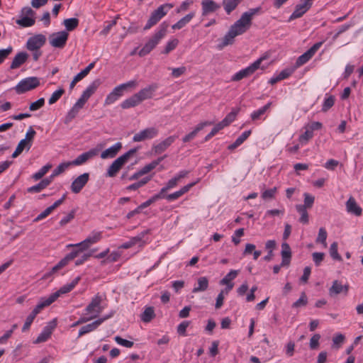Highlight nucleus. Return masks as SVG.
Instances as JSON below:
<instances>
[{
  "mask_svg": "<svg viewBox=\"0 0 363 363\" xmlns=\"http://www.w3.org/2000/svg\"><path fill=\"white\" fill-rule=\"evenodd\" d=\"M56 327V323L55 320H53L52 322H50L48 325L45 326L42 330V332L40 333V335L38 336L35 340H34L35 344H38L41 342H44L47 341L49 337H50L53 330Z\"/></svg>",
  "mask_w": 363,
  "mask_h": 363,
  "instance_id": "17",
  "label": "nucleus"
},
{
  "mask_svg": "<svg viewBox=\"0 0 363 363\" xmlns=\"http://www.w3.org/2000/svg\"><path fill=\"white\" fill-rule=\"evenodd\" d=\"M328 233L326 230L324 228H320L318 231V235L316 238V242L317 243H321L324 247H327V239Z\"/></svg>",
  "mask_w": 363,
  "mask_h": 363,
  "instance_id": "51",
  "label": "nucleus"
},
{
  "mask_svg": "<svg viewBox=\"0 0 363 363\" xmlns=\"http://www.w3.org/2000/svg\"><path fill=\"white\" fill-rule=\"evenodd\" d=\"M168 26V23L165 21L159 26V27L155 31L154 34L149 38V40L139 51L138 55L140 57H144L148 55L153 49L157 47L160 41L167 35Z\"/></svg>",
  "mask_w": 363,
  "mask_h": 363,
  "instance_id": "2",
  "label": "nucleus"
},
{
  "mask_svg": "<svg viewBox=\"0 0 363 363\" xmlns=\"http://www.w3.org/2000/svg\"><path fill=\"white\" fill-rule=\"evenodd\" d=\"M39 84L40 81L37 77H27L18 82L15 90L17 94H21L36 88Z\"/></svg>",
  "mask_w": 363,
  "mask_h": 363,
  "instance_id": "8",
  "label": "nucleus"
},
{
  "mask_svg": "<svg viewBox=\"0 0 363 363\" xmlns=\"http://www.w3.org/2000/svg\"><path fill=\"white\" fill-rule=\"evenodd\" d=\"M36 134L35 130L30 126L26 133V137L23 140H25L27 143H28L29 146H32L33 140Z\"/></svg>",
  "mask_w": 363,
  "mask_h": 363,
  "instance_id": "60",
  "label": "nucleus"
},
{
  "mask_svg": "<svg viewBox=\"0 0 363 363\" xmlns=\"http://www.w3.org/2000/svg\"><path fill=\"white\" fill-rule=\"evenodd\" d=\"M195 12L191 11L186 14L185 16L182 18L179 21H178L176 23L172 26V28L173 30H179L185 27L195 16Z\"/></svg>",
  "mask_w": 363,
  "mask_h": 363,
  "instance_id": "33",
  "label": "nucleus"
},
{
  "mask_svg": "<svg viewBox=\"0 0 363 363\" xmlns=\"http://www.w3.org/2000/svg\"><path fill=\"white\" fill-rule=\"evenodd\" d=\"M349 290V285L345 284L342 285L340 281L338 280H335L333 282L332 286L329 289V294L333 296H336L340 294V293H345V294H347Z\"/></svg>",
  "mask_w": 363,
  "mask_h": 363,
  "instance_id": "23",
  "label": "nucleus"
},
{
  "mask_svg": "<svg viewBox=\"0 0 363 363\" xmlns=\"http://www.w3.org/2000/svg\"><path fill=\"white\" fill-rule=\"evenodd\" d=\"M68 35V33L65 30L54 33L50 35V44L56 48H63L67 43Z\"/></svg>",
  "mask_w": 363,
  "mask_h": 363,
  "instance_id": "12",
  "label": "nucleus"
},
{
  "mask_svg": "<svg viewBox=\"0 0 363 363\" xmlns=\"http://www.w3.org/2000/svg\"><path fill=\"white\" fill-rule=\"evenodd\" d=\"M115 341L120 345H122L127 348H130L133 346L134 343L132 341L125 340L120 336H116L114 337Z\"/></svg>",
  "mask_w": 363,
  "mask_h": 363,
  "instance_id": "61",
  "label": "nucleus"
},
{
  "mask_svg": "<svg viewBox=\"0 0 363 363\" xmlns=\"http://www.w3.org/2000/svg\"><path fill=\"white\" fill-rule=\"evenodd\" d=\"M250 134H251V130H246V131L243 132L235 140V141L233 143H232L231 145H230L228 146V149L232 150H234V149L237 148L238 147H239L247 139V138L250 135Z\"/></svg>",
  "mask_w": 363,
  "mask_h": 363,
  "instance_id": "38",
  "label": "nucleus"
},
{
  "mask_svg": "<svg viewBox=\"0 0 363 363\" xmlns=\"http://www.w3.org/2000/svg\"><path fill=\"white\" fill-rule=\"evenodd\" d=\"M72 165L70 162H62L52 172V174L49 177L52 181L53 179L64 172L67 169H68Z\"/></svg>",
  "mask_w": 363,
  "mask_h": 363,
  "instance_id": "41",
  "label": "nucleus"
},
{
  "mask_svg": "<svg viewBox=\"0 0 363 363\" xmlns=\"http://www.w3.org/2000/svg\"><path fill=\"white\" fill-rule=\"evenodd\" d=\"M334 103H335V98L333 96H330L329 97L326 98L324 100L323 107H322V111L324 112L327 111L328 109H330L334 105Z\"/></svg>",
  "mask_w": 363,
  "mask_h": 363,
  "instance_id": "62",
  "label": "nucleus"
},
{
  "mask_svg": "<svg viewBox=\"0 0 363 363\" xmlns=\"http://www.w3.org/2000/svg\"><path fill=\"white\" fill-rule=\"evenodd\" d=\"M346 209L348 213L357 216H361L362 213V208L357 203L356 200L352 196H350L346 202Z\"/></svg>",
  "mask_w": 363,
  "mask_h": 363,
  "instance_id": "26",
  "label": "nucleus"
},
{
  "mask_svg": "<svg viewBox=\"0 0 363 363\" xmlns=\"http://www.w3.org/2000/svg\"><path fill=\"white\" fill-rule=\"evenodd\" d=\"M238 274V270L232 269L220 281V284L227 286L225 289L226 294L233 288L234 284L232 281L236 278Z\"/></svg>",
  "mask_w": 363,
  "mask_h": 363,
  "instance_id": "19",
  "label": "nucleus"
},
{
  "mask_svg": "<svg viewBox=\"0 0 363 363\" xmlns=\"http://www.w3.org/2000/svg\"><path fill=\"white\" fill-rule=\"evenodd\" d=\"M141 102L139 99V98L138 97L137 94H134L132 96H130V98L124 100L121 104V106L122 108L123 109H127V108H132V107H135L136 106H138V104H140Z\"/></svg>",
  "mask_w": 363,
  "mask_h": 363,
  "instance_id": "36",
  "label": "nucleus"
},
{
  "mask_svg": "<svg viewBox=\"0 0 363 363\" xmlns=\"http://www.w3.org/2000/svg\"><path fill=\"white\" fill-rule=\"evenodd\" d=\"M193 4L194 0H185L180 4V6L178 8L176 9L175 11L177 13L186 11Z\"/></svg>",
  "mask_w": 363,
  "mask_h": 363,
  "instance_id": "58",
  "label": "nucleus"
},
{
  "mask_svg": "<svg viewBox=\"0 0 363 363\" xmlns=\"http://www.w3.org/2000/svg\"><path fill=\"white\" fill-rule=\"evenodd\" d=\"M94 66L95 62H93L90 63L86 68L82 70L79 73H78L71 82L69 84V89H72L74 87L75 84L78 82L84 79L89 73V72L94 67Z\"/></svg>",
  "mask_w": 363,
  "mask_h": 363,
  "instance_id": "27",
  "label": "nucleus"
},
{
  "mask_svg": "<svg viewBox=\"0 0 363 363\" xmlns=\"http://www.w3.org/2000/svg\"><path fill=\"white\" fill-rule=\"evenodd\" d=\"M173 7L174 4L172 3H167L160 5L157 9L152 12L146 25L144 27V30H149L153 26L156 25Z\"/></svg>",
  "mask_w": 363,
  "mask_h": 363,
  "instance_id": "5",
  "label": "nucleus"
},
{
  "mask_svg": "<svg viewBox=\"0 0 363 363\" xmlns=\"http://www.w3.org/2000/svg\"><path fill=\"white\" fill-rule=\"evenodd\" d=\"M155 316L153 307H147L140 315L141 320L145 323L150 322Z\"/></svg>",
  "mask_w": 363,
  "mask_h": 363,
  "instance_id": "43",
  "label": "nucleus"
},
{
  "mask_svg": "<svg viewBox=\"0 0 363 363\" xmlns=\"http://www.w3.org/2000/svg\"><path fill=\"white\" fill-rule=\"evenodd\" d=\"M63 25L65 26L67 31H72L78 26L79 19L76 18L65 19L63 21Z\"/></svg>",
  "mask_w": 363,
  "mask_h": 363,
  "instance_id": "48",
  "label": "nucleus"
},
{
  "mask_svg": "<svg viewBox=\"0 0 363 363\" xmlns=\"http://www.w3.org/2000/svg\"><path fill=\"white\" fill-rule=\"evenodd\" d=\"M238 111L239 108H233L220 123L224 128L228 126L235 121Z\"/></svg>",
  "mask_w": 363,
  "mask_h": 363,
  "instance_id": "42",
  "label": "nucleus"
},
{
  "mask_svg": "<svg viewBox=\"0 0 363 363\" xmlns=\"http://www.w3.org/2000/svg\"><path fill=\"white\" fill-rule=\"evenodd\" d=\"M272 105V102L267 103L266 105H264L263 107L259 108L258 110H256L253 111L251 113V118L253 121H256L260 118V117L264 114V113L269 109L270 106Z\"/></svg>",
  "mask_w": 363,
  "mask_h": 363,
  "instance_id": "46",
  "label": "nucleus"
},
{
  "mask_svg": "<svg viewBox=\"0 0 363 363\" xmlns=\"http://www.w3.org/2000/svg\"><path fill=\"white\" fill-rule=\"evenodd\" d=\"M146 233H147L146 232H143L141 234H140L135 237L131 238L128 242L123 243L121 246V248L128 249V248L134 246L135 245L139 243L140 242L142 241L143 237L145 236V235Z\"/></svg>",
  "mask_w": 363,
  "mask_h": 363,
  "instance_id": "39",
  "label": "nucleus"
},
{
  "mask_svg": "<svg viewBox=\"0 0 363 363\" xmlns=\"http://www.w3.org/2000/svg\"><path fill=\"white\" fill-rule=\"evenodd\" d=\"M35 18L30 16H21L16 20V23L23 28L30 27L35 24Z\"/></svg>",
  "mask_w": 363,
  "mask_h": 363,
  "instance_id": "45",
  "label": "nucleus"
},
{
  "mask_svg": "<svg viewBox=\"0 0 363 363\" xmlns=\"http://www.w3.org/2000/svg\"><path fill=\"white\" fill-rule=\"evenodd\" d=\"M261 11L262 8L259 6L250 9L247 11L244 12L240 19L230 26L228 33L222 38L220 43L218 45V48L222 50L223 48L232 45L236 36L245 33L250 28L253 16L259 14Z\"/></svg>",
  "mask_w": 363,
  "mask_h": 363,
  "instance_id": "1",
  "label": "nucleus"
},
{
  "mask_svg": "<svg viewBox=\"0 0 363 363\" xmlns=\"http://www.w3.org/2000/svg\"><path fill=\"white\" fill-rule=\"evenodd\" d=\"M330 255L333 259L341 261L342 257L337 252V243L336 242H333L330 247Z\"/></svg>",
  "mask_w": 363,
  "mask_h": 363,
  "instance_id": "55",
  "label": "nucleus"
},
{
  "mask_svg": "<svg viewBox=\"0 0 363 363\" xmlns=\"http://www.w3.org/2000/svg\"><path fill=\"white\" fill-rule=\"evenodd\" d=\"M123 91L119 85L116 86L113 91L107 95L104 101V105L108 106L113 104L123 95Z\"/></svg>",
  "mask_w": 363,
  "mask_h": 363,
  "instance_id": "28",
  "label": "nucleus"
},
{
  "mask_svg": "<svg viewBox=\"0 0 363 363\" xmlns=\"http://www.w3.org/2000/svg\"><path fill=\"white\" fill-rule=\"evenodd\" d=\"M220 6L213 0H202L201 9L202 15L207 16L220 9Z\"/></svg>",
  "mask_w": 363,
  "mask_h": 363,
  "instance_id": "22",
  "label": "nucleus"
},
{
  "mask_svg": "<svg viewBox=\"0 0 363 363\" xmlns=\"http://www.w3.org/2000/svg\"><path fill=\"white\" fill-rule=\"evenodd\" d=\"M281 266H289L291 262V251L289 245L286 242L281 245Z\"/></svg>",
  "mask_w": 363,
  "mask_h": 363,
  "instance_id": "31",
  "label": "nucleus"
},
{
  "mask_svg": "<svg viewBox=\"0 0 363 363\" xmlns=\"http://www.w3.org/2000/svg\"><path fill=\"white\" fill-rule=\"evenodd\" d=\"M313 0H300L295 10L289 17V20L301 18L311 8Z\"/></svg>",
  "mask_w": 363,
  "mask_h": 363,
  "instance_id": "14",
  "label": "nucleus"
},
{
  "mask_svg": "<svg viewBox=\"0 0 363 363\" xmlns=\"http://www.w3.org/2000/svg\"><path fill=\"white\" fill-rule=\"evenodd\" d=\"M313 136V133L309 128L299 136V141L301 143H306Z\"/></svg>",
  "mask_w": 363,
  "mask_h": 363,
  "instance_id": "64",
  "label": "nucleus"
},
{
  "mask_svg": "<svg viewBox=\"0 0 363 363\" xmlns=\"http://www.w3.org/2000/svg\"><path fill=\"white\" fill-rule=\"evenodd\" d=\"M213 124V121H203V122H201V123H199L195 127V128H194V130L193 131H191L189 134L186 135L182 138V141L184 143H188V142L191 141V140H193L196 136L198 133L199 131H201L202 129H203L206 126L211 125Z\"/></svg>",
  "mask_w": 363,
  "mask_h": 363,
  "instance_id": "25",
  "label": "nucleus"
},
{
  "mask_svg": "<svg viewBox=\"0 0 363 363\" xmlns=\"http://www.w3.org/2000/svg\"><path fill=\"white\" fill-rule=\"evenodd\" d=\"M54 301L49 296L48 297L41 298L39 303L36 305V306L33 308L32 313L33 315L36 317V315L45 307L52 304Z\"/></svg>",
  "mask_w": 363,
  "mask_h": 363,
  "instance_id": "32",
  "label": "nucleus"
},
{
  "mask_svg": "<svg viewBox=\"0 0 363 363\" xmlns=\"http://www.w3.org/2000/svg\"><path fill=\"white\" fill-rule=\"evenodd\" d=\"M79 112V110L73 106L65 117V123H68L71 122L77 116Z\"/></svg>",
  "mask_w": 363,
  "mask_h": 363,
  "instance_id": "59",
  "label": "nucleus"
},
{
  "mask_svg": "<svg viewBox=\"0 0 363 363\" xmlns=\"http://www.w3.org/2000/svg\"><path fill=\"white\" fill-rule=\"evenodd\" d=\"M45 104V99L40 98L36 101H34L30 104L29 109L31 111H35L42 108Z\"/></svg>",
  "mask_w": 363,
  "mask_h": 363,
  "instance_id": "63",
  "label": "nucleus"
},
{
  "mask_svg": "<svg viewBox=\"0 0 363 363\" xmlns=\"http://www.w3.org/2000/svg\"><path fill=\"white\" fill-rule=\"evenodd\" d=\"M265 59L264 57H261L250 65L248 67L240 70L233 74L231 77V81L238 82L241 79L248 77L253 74L258 69L261 68V63Z\"/></svg>",
  "mask_w": 363,
  "mask_h": 363,
  "instance_id": "7",
  "label": "nucleus"
},
{
  "mask_svg": "<svg viewBox=\"0 0 363 363\" xmlns=\"http://www.w3.org/2000/svg\"><path fill=\"white\" fill-rule=\"evenodd\" d=\"M304 197V204L302 205V206H304L306 208H311L314 203L315 198L313 196L308 194L304 193L303 194Z\"/></svg>",
  "mask_w": 363,
  "mask_h": 363,
  "instance_id": "57",
  "label": "nucleus"
},
{
  "mask_svg": "<svg viewBox=\"0 0 363 363\" xmlns=\"http://www.w3.org/2000/svg\"><path fill=\"white\" fill-rule=\"evenodd\" d=\"M242 0H223V6L227 14H230Z\"/></svg>",
  "mask_w": 363,
  "mask_h": 363,
  "instance_id": "37",
  "label": "nucleus"
},
{
  "mask_svg": "<svg viewBox=\"0 0 363 363\" xmlns=\"http://www.w3.org/2000/svg\"><path fill=\"white\" fill-rule=\"evenodd\" d=\"M323 44V41L318 42L315 43L306 52L300 55L296 60L295 67H299L308 62L314 56L315 52L320 49Z\"/></svg>",
  "mask_w": 363,
  "mask_h": 363,
  "instance_id": "11",
  "label": "nucleus"
},
{
  "mask_svg": "<svg viewBox=\"0 0 363 363\" xmlns=\"http://www.w3.org/2000/svg\"><path fill=\"white\" fill-rule=\"evenodd\" d=\"M104 299V296L97 294L85 308L84 314L87 315L88 318H90V320L97 318L105 308V306L102 305Z\"/></svg>",
  "mask_w": 363,
  "mask_h": 363,
  "instance_id": "4",
  "label": "nucleus"
},
{
  "mask_svg": "<svg viewBox=\"0 0 363 363\" xmlns=\"http://www.w3.org/2000/svg\"><path fill=\"white\" fill-rule=\"evenodd\" d=\"M277 192V188L274 187V188H272L269 189L264 190L262 193L261 196L264 200L272 199L275 197Z\"/></svg>",
  "mask_w": 363,
  "mask_h": 363,
  "instance_id": "56",
  "label": "nucleus"
},
{
  "mask_svg": "<svg viewBox=\"0 0 363 363\" xmlns=\"http://www.w3.org/2000/svg\"><path fill=\"white\" fill-rule=\"evenodd\" d=\"M31 146L28 145V143H27L25 140L22 139L18 144L15 151L12 154V157H17L24 149H26L28 151L30 149Z\"/></svg>",
  "mask_w": 363,
  "mask_h": 363,
  "instance_id": "44",
  "label": "nucleus"
},
{
  "mask_svg": "<svg viewBox=\"0 0 363 363\" xmlns=\"http://www.w3.org/2000/svg\"><path fill=\"white\" fill-rule=\"evenodd\" d=\"M158 86L157 84H152L145 88L141 89L140 91L136 93L140 102L145 99H151L153 96L154 92L157 90Z\"/></svg>",
  "mask_w": 363,
  "mask_h": 363,
  "instance_id": "21",
  "label": "nucleus"
},
{
  "mask_svg": "<svg viewBox=\"0 0 363 363\" xmlns=\"http://www.w3.org/2000/svg\"><path fill=\"white\" fill-rule=\"evenodd\" d=\"M28 57V55L25 52H18L13 57L10 68L12 69L18 68L23 63L26 62Z\"/></svg>",
  "mask_w": 363,
  "mask_h": 363,
  "instance_id": "29",
  "label": "nucleus"
},
{
  "mask_svg": "<svg viewBox=\"0 0 363 363\" xmlns=\"http://www.w3.org/2000/svg\"><path fill=\"white\" fill-rule=\"evenodd\" d=\"M121 148L122 143L120 142L116 143L111 147L103 151L101 153V158L104 160L113 158L116 156V155L121 150Z\"/></svg>",
  "mask_w": 363,
  "mask_h": 363,
  "instance_id": "24",
  "label": "nucleus"
},
{
  "mask_svg": "<svg viewBox=\"0 0 363 363\" xmlns=\"http://www.w3.org/2000/svg\"><path fill=\"white\" fill-rule=\"evenodd\" d=\"M52 181L50 177H47L40 181L38 184L32 186L27 189L28 193H38L45 189Z\"/></svg>",
  "mask_w": 363,
  "mask_h": 363,
  "instance_id": "34",
  "label": "nucleus"
},
{
  "mask_svg": "<svg viewBox=\"0 0 363 363\" xmlns=\"http://www.w3.org/2000/svg\"><path fill=\"white\" fill-rule=\"evenodd\" d=\"M345 339V335L341 333L335 335L333 338L332 347L336 350L339 349L344 343Z\"/></svg>",
  "mask_w": 363,
  "mask_h": 363,
  "instance_id": "52",
  "label": "nucleus"
},
{
  "mask_svg": "<svg viewBox=\"0 0 363 363\" xmlns=\"http://www.w3.org/2000/svg\"><path fill=\"white\" fill-rule=\"evenodd\" d=\"M158 135V130L156 128L150 127L140 130L135 133L133 138L134 142H141L155 138Z\"/></svg>",
  "mask_w": 363,
  "mask_h": 363,
  "instance_id": "13",
  "label": "nucleus"
},
{
  "mask_svg": "<svg viewBox=\"0 0 363 363\" xmlns=\"http://www.w3.org/2000/svg\"><path fill=\"white\" fill-rule=\"evenodd\" d=\"M164 159V157H159L157 160L152 161V162L145 165L140 171L142 174H146L151 170L154 169Z\"/></svg>",
  "mask_w": 363,
  "mask_h": 363,
  "instance_id": "47",
  "label": "nucleus"
},
{
  "mask_svg": "<svg viewBox=\"0 0 363 363\" xmlns=\"http://www.w3.org/2000/svg\"><path fill=\"white\" fill-rule=\"evenodd\" d=\"M51 167L52 165L50 164L43 166L37 172L33 174L32 178L35 181L40 179L45 174H47Z\"/></svg>",
  "mask_w": 363,
  "mask_h": 363,
  "instance_id": "50",
  "label": "nucleus"
},
{
  "mask_svg": "<svg viewBox=\"0 0 363 363\" xmlns=\"http://www.w3.org/2000/svg\"><path fill=\"white\" fill-rule=\"evenodd\" d=\"M150 180V177H145L141 179L140 181L132 184L126 187L127 190L133 191L136 190L144 185H145Z\"/></svg>",
  "mask_w": 363,
  "mask_h": 363,
  "instance_id": "53",
  "label": "nucleus"
},
{
  "mask_svg": "<svg viewBox=\"0 0 363 363\" xmlns=\"http://www.w3.org/2000/svg\"><path fill=\"white\" fill-rule=\"evenodd\" d=\"M208 287V279L206 277H201L197 280V285L192 289V293L196 294L207 290Z\"/></svg>",
  "mask_w": 363,
  "mask_h": 363,
  "instance_id": "35",
  "label": "nucleus"
},
{
  "mask_svg": "<svg viewBox=\"0 0 363 363\" xmlns=\"http://www.w3.org/2000/svg\"><path fill=\"white\" fill-rule=\"evenodd\" d=\"M296 211L300 213L301 217L299 218V222L303 224H308L309 222L308 213L307 208L302 206V204H298L296 206Z\"/></svg>",
  "mask_w": 363,
  "mask_h": 363,
  "instance_id": "40",
  "label": "nucleus"
},
{
  "mask_svg": "<svg viewBox=\"0 0 363 363\" xmlns=\"http://www.w3.org/2000/svg\"><path fill=\"white\" fill-rule=\"evenodd\" d=\"M113 315V312H111L108 315L102 316L96 319L94 322L82 326L79 331L78 337H80L85 334L96 330L99 328V326H100L104 322H105L108 319L111 318Z\"/></svg>",
  "mask_w": 363,
  "mask_h": 363,
  "instance_id": "9",
  "label": "nucleus"
},
{
  "mask_svg": "<svg viewBox=\"0 0 363 363\" xmlns=\"http://www.w3.org/2000/svg\"><path fill=\"white\" fill-rule=\"evenodd\" d=\"M89 179V173H84L77 177L72 183L70 189L74 194L79 193L86 184Z\"/></svg>",
  "mask_w": 363,
  "mask_h": 363,
  "instance_id": "16",
  "label": "nucleus"
},
{
  "mask_svg": "<svg viewBox=\"0 0 363 363\" xmlns=\"http://www.w3.org/2000/svg\"><path fill=\"white\" fill-rule=\"evenodd\" d=\"M65 93V90L62 88H60L55 91L52 93L50 98L49 99L48 103L49 104L52 105L57 102L60 97L62 96V94Z\"/></svg>",
  "mask_w": 363,
  "mask_h": 363,
  "instance_id": "54",
  "label": "nucleus"
},
{
  "mask_svg": "<svg viewBox=\"0 0 363 363\" xmlns=\"http://www.w3.org/2000/svg\"><path fill=\"white\" fill-rule=\"evenodd\" d=\"M99 150L97 148L91 149L90 150L79 155L74 160H73L70 162L72 163V165H75V166L81 165V164L85 163L89 159H91L94 156L97 155L99 153Z\"/></svg>",
  "mask_w": 363,
  "mask_h": 363,
  "instance_id": "18",
  "label": "nucleus"
},
{
  "mask_svg": "<svg viewBox=\"0 0 363 363\" xmlns=\"http://www.w3.org/2000/svg\"><path fill=\"white\" fill-rule=\"evenodd\" d=\"M100 84V79H95L86 88L81 96L83 97L85 100L88 101L91 96L95 93Z\"/></svg>",
  "mask_w": 363,
  "mask_h": 363,
  "instance_id": "30",
  "label": "nucleus"
},
{
  "mask_svg": "<svg viewBox=\"0 0 363 363\" xmlns=\"http://www.w3.org/2000/svg\"><path fill=\"white\" fill-rule=\"evenodd\" d=\"M102 238V232L100 231H94L89 235L84 240L76 243V244H69L67 247H82V250L88 249L91 245L98 242Z\"/></svg>",
  "mask_w": 363,
  "mask_h": 363,
  "instance_id": "10",
  "label": "nucleus"
},
{
  "mask_svg": "<svg viewBox=\"0 0 363 363\" xmlns=\"http://www.w3.org/2000/svg\"><path fill=\"white\" fill-rule=\"evenodd\" d=\"M46 40L45 35L43 34H36L28 39L26 48L32 52L33 60L38 61L42 55L40 48L45 44Z\"/></svg>",
  "mask_w": 363,
  "mask_h": 363,
  "instance_id": "3",
  "label": "nucleus"
},
{
  "mask_svg": "<svg viewBox=\"0 0 363 363\" xmlns=\"http://www.w3.org/2000/svg\"><path fill=\"white\" fill-rule=\"evenodd\" d=\"M177 136L172 135L161 141L158 144L154 145L152 147V150L154 151L155 154L158 155L164 152L174 142Z\"/></svg>",
  "mask_w": 363,
  "mask_h": 363,
  "instance_id": "20",
  "label": "nucleus"
},
{
  "mask_svg": "<svg viewBox=\"0 0 363 363\" xmlns=\"http://www.w3.org/2000/svg\"><path fill=\"white\" fill-rule=\"evenodd\" d=\"M136 152V149H130L116 160L108 167L106 176L109 177H115L122 167L128 161V160Z\"/></svg>",
  "mask_w": 363,
  "mask_h": 363,
  "instance_id": "6",
  "label": "nucleus"
},
{
  "mask_svg": "<svg viewBox=\"0 0 363 363\" xmlns=\"http://www.w3.org/2000/svg\"><path fill=\"white\" fill-rule=\"evenodd\" d=\"M179 44V40L177 38H172L169 41H167L164 50L162 52V53L167 55L171 51L174 50Z\"/></svg>",
  "mask_w": 363,
  "mask_h": 363,
  "instance_id": "49",
  "label": "nucleus"
},
{
  "mask_svg": "<svg viewBox=\"0 0 363 363\" xmlns=\"http://www.w3.org/2000/svg\"><path fill=\"white\" fill-rule=\"evenodd\" d=\"M81 277L79 276L75 277L70 283L67 284L55 293L50 295L53 301H55L58 297H60L62 294H65L71 291L76 285L80 281Z\"/></svg>",
  "mask_w": 363,
  "mask_h": 363,
  "instance_id": "15",
  "label": "nucleus"
}]
</instances>
